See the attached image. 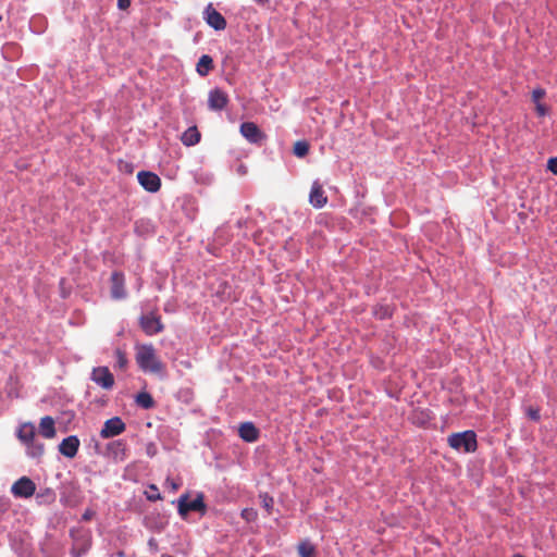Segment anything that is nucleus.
<instances>
[{
    "label": "nucleus",
    "instance_id": "obj_1",
    "mask_svg": "<svg viewBox=\"0 0 557 557\" xmlns=\"http://www.w3.org/2000/svg\"><path fill=\"white\" fill-rule=\"evenodd\" d=\"M135 349L136 362L144 372L153 374H162L164 372L165 366L151 344L136 345Z\"/></svg>",
    "mask_w": 557,
    "mask_h": 557
},
{
    "label": "nucleus",
    "instance_id": "obj_2",
    "mask_svg": "<svg viewBox=\"0 0 557 557\" xmlns=\"http://www.w3.org/2000/svg\"><path fill=\"white\" fill-rule=\"evenodd\" d=\"M447 442L453 449L458 451L473 453L478 448L476 435L470 430L450 434Z\"/></svg>",
    "mask_w": 557,
    "mask_h": 557
},
{
    "label": "nucleus",
    "instance_id": "obj_3",
    "mask_svg": "<svg viewBox=\"0 0 557 557\" xmlns=\"http://www.w3.org/2000/svg\"><path fill=\"white\" fill-rule=\"evenodd\" d=\"M177 509H178V513L183 518H186L188 512H190V511H200L203 513L206 511V504L203 502L202 494H199L193 500H189V497L187 494L181 495V497L178 498Z\"/></svg>",
    "mask_w": 557,
    "mask_h": 557
},
{
    "label": "nucleus",
    "instance_id": "obj_4",
    "mask_svg": "<svg viewBox=\"0 0 557 557\" xmlns=\"http://www.w3.org/2000/svg\"><path fill=\"white\" fill-rule=\"evenodd\" d=\"M110 283L111 297L115 300L124 299L127 295L124 274L120 271L112 272Z\"/></svg>",
    "mask_w": 557,
    "mask_h": 557
},
{
    "label": "nucleus",
    "instance_id": "obj_5",
    "mask_svg": "<svg viewBox=\"0 0 557 557\" xmlns=\"http://www.w3.org/2000/svg\"><path fill=\"white\" fill-rule=\"evenodd\" d=\"M11 492L15 497L28 498L36 492V484L27 476L20 478L13 483Z\"/></svg>",
    "mask_w": 557,
    "mask_h": 557
},
{
    "label": "nucleus",
    "instance_id": "obj_6",
    "mask_svg": "<svg viewBox=\"0 0 557 557\" xmlns=\"http://www.w3.org/2000/svg\"><path fill=\"white\" fill-rule=\"evenodd\" d=\"M240 134L251 144H261L265 134L253 122H244L240 125Z\"/></svg>",
    "mask_w": 557,
    "mask_h": 557
},
{
    "label": "nucleus",
    "instance_id": "obj_7",
    "mask_svg": "<svg viewBox=\"0 0 557 557\" xmlns=\"http://www.w3.org/2000/svg\"><path fill=\"white\" fill-rule=\"evenodd\" d=\"M125 429L126 425L123 420L120 417H113L104 422L103 428L100 431V436L102 438L117 436L123 433Z\"/></svg>",
    "mask_w": 557,
    "mask_h": 557
},
{
    "label": "nucleus",
    "instance_id": "obj_8",
    "mask_svg": "<svg viewBox=\"0 0 557 557\" xmlns=\"http://www.w3.org/2000/svg\"><path fill=\"white\" fill-rule=\"evenodd\" d=\"M203 15L207 24L210 25L213 29L223 30L226 28V20L213 8L212 3H209L206 7Z\"/></svg>",
    "mask_w": 557,
    "mask_h": 557
},
{
    "label": "nucleus",
    "instance_id": "obj_9",
    "mask_svg": "<svg viewBox=\"0 0 557 557\" xmlns=\"http://www.w3.org/2000/svg\"><path fill=\"white\" fill-rule=\"evenodd\" d=\"M91 380L104 389H111L114 385L113 374L107 367L94 368Z\"/></svg>",
    "mask_w": 557,
    "mask_h": 557
},
{
    "label": "nucleus",
    "instance_id": "obj_10",
    "mask_svg": "<svg viewBox=\"0 0 557 557\" xmlns=\"http://www.w3.org/2000/svg\"><path fill=\"white\" fill-rule=\"evenodd\" d=\"M228 103V96L220 88H214L209 91L208 107L213 111H221L226 108Z\"/></svg>",
    "mask_w": 557,
    "mask_h": 557
},
{
    "label": "nucleus",
    "instance_id": "obj_11",
    "mask_svg": "<svg viewBox=\"0 0 557 557\" xmlns=\"http://www.w3.org/2000/svg\"><path fill=\"white\" fill-rule=\"evenodd\" d=\"M139 184L149 193H157L161 187L160 177L149 171H140L137 174Z\"/></svg>",
    "mask_w": 557,
    "mask_h": 557
},
{
    "label": "nucleus",
    "instance_id": "obj_12",
    "mask_svg": "<svg viewBox=\"0 0 557 557\" xmlns=\"http://www.w3.org/2000/svg\"><path fill=\"white\" fill-rule=\"evenodd\" d=\"M139 324L143 331L149 336L163 330V324L158 315H140Z\"/></svg>",
    "mask_w": 557,
    "mask_h": 557
},
{
    "label": "nucleus",
    "instance_id": "obj_13",
    "mask_svg": "<svg viewBox=\"0 0 557 557\" xmlns=\"http://www.w3.org/2000/svg\"><path fill=\"white\" fill-rule=\"evenodd\" d=\"M79 440L75 435H70L62 440L59 445V451L61 455L67 458H74L79 448Z\"/></svg>",
    "mask_w": 557,
    "mask_h": 557
},
{
    "label": "nucleus",
    "instance_id": "obj_14",
    "mask_svg": "<svg viewBox=\"0 0 557 557\" xmlns=\"http://www.w3.org/2000/svg\"><path fill=\"white\" fill-rule=\"evenodd\" d=\"M309 201L314 208H323L327 203V197L319 182H313L309 195Z\"/></svg>",
    "mask_w": 557,
    "mask_h": 557
},
{
    "label": "nucleus",
    "instance_id": "obj_15",
    "mask_svg": "<svg viewBox=\"0 0 557 557\" xmlns=\"http://www.w3.org/2000/svg\"><path fill=\"white\" fill-rule=\"evenodd\" d=\"M238 433L240 438L248 443H253L259 437V430L251 422L242 423Z\"/></svg>",
    "mask_w": 557,
    "mask_h": 557
},
{
    "label": "nucleus",
    "instance_id": "obj_16",
    "mask_svg": "<svg viewBox=\"0 0 557 557\" xmlns=\"http://www.w3.org/2000/svg\"><path fill=\"white\" fill-rule=\"evenodd\" d=\"M39 432L45 438H53L55 436L57 432L52 417L46 416L40 419Z\"/></svg>",
    "mask_w": 557,
    "mask_h": 557
},
{
    "label": "nucleus",
    "instance_id": "obj_17",
    "mask_svg": "<svg viewBox=\"0 0 557 557\" xmlns=\"http://www.w3.org/2000/svg\"><path fill=\"white\" fill-rule=\"evenodd\" d=\"M200 138L201 134L197 126H190L182 134L181 140L185 146L190 147L198 144Z\"/></svg>",
    "mask_w": 557,
    "mask_h": 557
},
{
    "label": "nucleus",
    "instance_id": "obj_18",
    "mask_svg": "<svg viewBox=\"0 0 557 557\" xmlns=\"http://www.w3.org/2000/svg\"><path fill=\"white\" fill-rule=\"evenodd\" d=\"M18 440L25 445L35 440V425L33 423H23L17 430Z\"/></svg>",
    "mask_w": 557,
    "mask_h": 557
},
{
    "label": "nucleus",
    "instance_id": "obj_19",
    "mask_svg": "<svg viewBox=\"0 0 557 557\" xmlns=\"http://www.w3.org/2000/svg\"><path fill=\"white\" fill-rule=\"evenodd\" d=\"M213 70V59L208 55L203 54L198 60L196 71L200 76H207L210 71Z\"/></svg>",
    "mask_w": 557,
    "mask_h": 557
},
{
    "label": "nucleus",
    "instance_id": "obj_20",
    "mask_svg": "<svg viewBox=\"0 0 557 557\" xmlns=\"http://www.w3.org/2000/svg\"><path fill=\"white\" fill-rule=\"evenodd\" d=\"M36 500L40 505L52 504L55 500V493L51 488H45L36 494Z\"/></svg>",
    "mask_w": 557,
    "mask_h": 557
},
{
    "label": "nucleus",
    "instance_id": "obj_21",
    "mask_svg": "<svg viewBox=\"0 0 557 557\" xmlns=\"http://www.w3.org/2000/svg\"><path fill=\"white\" fill-rule=\"evenodd\" d=\"M27 447L28 456L33 458H39L44 455L45 446L42 443L36 442L35 440L25 444Z\"/></svg>",
    "mask_w": 557,
    "mask_h": 557
},
{
    "label": "nucleus",
    "instance_id": "obj_22",
    "mask_svg": "<svg viewBox=\"0 0 557 557\" xmlns=\"http://www.w3.org/2000/svg\"><path fill=\"white\" fill-rule=\"evenodd\" d=\"M135 400H136V404L144 409H150L154 406V400H153L152 396L146 392H141V393L137 394Z\"/></svg>",
    "mask_w": 557,
    "mask_h": 557
},
{
    "label": "nucleus",
    "instance_id": "obj_23",
    "mask_svg": "<svg viewBox=\"0 0 557 557\" xmlns=\"http://www.w3.org/2000/svg\"><path fill=\"white\" fill-rule=\"evenodd\" d=\"M297 550H298V554L300 555V557H314L315 556V548L308 541H302L301 543H299Z\"/></svg>",
    "mask_w": 557,
    "mask_h": 557
},
{
    "label": "nucleus",
    "instance_id": "obj_24",
    "mask_svg": "<svg viewBox=\"0 0 557 557\" xmlns=\"http://www.w3.org/2000/svg\"><path fill=\"white\" fill-rule=\"evenodd\" d=\"M259 499L261 503V506L267 511V515L270 516L273 512V506H274V499L272 496H270L268 493H260Z\"/></svg>",
    "mask_w": 557,
    "mask_h": 557
},
{
    "label": "nucleus",
    "instance_id": "obj_25",
    "mask_svg": "<svg viewBox=\"0 0 557 557\" xmlns=\"http://www.w3.org/2000/svg\"><path fill=\"white\" fill-rule=\"evenodd\" d=\"M309 144L306 140H298L295 143L293 152L298 158H304L309 152Z\"/></svg>",
    "mask_w": 557,
    "mask_h": 557
},
{
    "label": "nucleus",
    "instance_id": "obj_26",
    "mask_svg": "<svg viewBox=\"0 0 557 557\" xmlns=\"http://www.w3.org/2000/svg\"><path fill=\"white\" fill-rule=\"evenodd\" d=\"M242 518L247 522H253L258 518V512L253 508H245L240 513Z\"/></svg>",
    "mask_w": 557,
    "mask_h": 557
},
{
    "label": "nucleus",
    "instance_id": "obj_27",
    "mask_svg": "<svg viewBox=\"0 0 557 557\" xmlns=\"http://www.w3.org/2000/svg\"><path fill=\"white\" fill-rule=\"evenodd\" d=\"M115 358H116V367L121 370H124L127 366V358L124 351L121 349L115 350Z\"/></svg>",
    "mask_w": 557,
    "mask_h": 557
},
{
    "label": "nucleus",
    "instance_id": "obj_28",
    "mask_svg": "<svg viewBox=\"0 0 557 557\" xmlns=\"http://www.w3.org/2000/svg\"><path fill=\"white\" fill-rule=\"evenodd\" d=\"M527 416L533 420V421H537L540 420V410L537 408H533V407H530L528 408L527 410Z\"/></svg>",
    "mask_w": 557,
    "mask_h": 557
},
{
    "label": "nucleus",
    "instance_id": "obj_29",
    "mask_svg": "<svg viewBox=\"0 0 557 557\" xmlns=\"http://www.w3.org/2000/svg\"><path fill=\"white\" fill-rule=\"evenodd\" d=\"M545 96L544 89H534L532 92V99L534 102L540 103V100Z\"/></svg>",
    "mask_w": 557,
    "mask_h": 557
},
{
    "label": "nucleus",
    "instance_id": "obj_30",
    "mask_svg": "<svg viewBox=\"0 0 557 557\" xmlns=\"http://www.w3.org/2000/svg\"><path fill=\"white\" fill-rule=\"evenodd\" d=\"M109 447L116 449L114 451L115 455L117 454V451L124 453V450H125V445L121 441H116V442L111 443L109 445Z\"/></svg>",
    "mask_w": 557,
    "mask_h": 557
},
{
    "label": "nucleus",
    "instance_id": "obj_31",
    "mask_svg": "<svg viewBox=\"0 0 557 557\" xmlns=\"http://www.w3.org/2000/svg\"><path fill=\"white\" fill-rule=\"evenodd\" d=\"M547 169L554 173L557 174V157L550 158L547 162Z\"/></svg>",
    "mask_w": 557,
    "mask_h": 557
},
{
    "label": "nucleus",
    "instance_id": "obj_32",
    "mask_svg": "<svg viewBox=\"0 0 557 557\" xmlns=\"http://www.w3.org/2000/svg\"><path fill=\"white\" fill-rule=\"evenodd\" d=\"M535 110L540 116H544L547 113V108L541 102L536 103Z\"/></svg>",
    "mask_w": 557,
    "mask_h": 557
},
{
    "label": "nucleus",
    "instance_id": "obj_33",
    "mask_svg": "<svg viewBox=\"0 0 557 557\" xmlns=\"http://www.w3.org/2000/svg\"><path fill=\"white\" fill-rule=\"evenodd\" d=\"M131 5V0H117V7L121 10H126Z\"/></svg>",
    "mask_w": 557,
    "mask_h": 557
},
{
    "label": "nucleus",
    "instance_id": "obj_34",
    "mask_svg": "<svg viewBox=\"0 0 557 557\" xmlns=\"http://www.w3.org/2000/svg\"><path fill=\"white\" fill-rule=\"evenodd\" d=\"M147 454L149 456H151V457L154 456V454H156V446L153 444H149L147 446Z\"/></svg>",
    "mask_w": 557,
    "mask_h": 557
},
{
    "label": "nucleus",
    "instance_id": "obj_35",
    "mask_svg": "<svg viewBox=\"0 0 557 557\" xmlns=\"http://www.w3.org/2000/svg\"><path fill=\"white\" fill-rule=\"evenodd\" d=\"M92 517V512L91 511H86L84 515H83V519L84 520H90Z\"/></svg>",
    "mask_w": 557,
    "mask_h": 557
},
{
    "label": "nucleus",
    "instance_id": "obj_36",
    "mask_svg": "<svg viewBox=\"0 0 557 557\" xmlns=\"http://www.w3.org/2000/svg\"><path fill=\"white\" fill-rule=\"evenodd\" d=\"M171 487H172L173 490H177V488H178L177 484H175L174 482H171Z\"/></svg>",
    "mask_w": 557,
    "mask_h": 557
},
{
    "label": "nucleus",
    "instance_id": "obj_37",
    "mask_svg": "<svg viewBox=\"0 0 557 557\" xmlns=\"http://www.w3.org/2000/svg\"><path fill=\"white\" fill-rule=\"evenodd\" d=\"M148 498H149V499H160L161 497H160V494H158L156 497H153V496H148Z\"/></svg>",
    "mask_w": 557,
    "mask_h": 557
},
{
    "label": "nucleus",
    "instance_id": "obj_38",
    "mask_svg": "<svg viewBox=\"0 0 557 557\" xmlns=\"http://www.w3.org/2000/svg\"><path fill=\"white\" fill-rule=\"evenodd\" d=\"M416 422H419V423H423L424 422V419H422V417H419V419L414 420Z\"/></svg>",
    "mask_w": 557,
    "mask_h": 557
},
{
    "label": "nucleus",
    "instance_id": "obj_39",
    "mask_svg": "<svg viewBox=\"0 0 557 557\" xmlns=\"http://www.w3.org/2000/svg\"><path fill=\"white\" fill-rule=\"evenodd\" d=\"M416 422H419V423H423L424 422V419H422V417H419V419L414 420Z\"/></svg>",
    "mask_w": 557,
    "mask_h": 557
},
{
    "label": "nucleus",
    "instance_id": "obj_40",
    "mask_svg": "<svg viewBox=\"0 0 557 557\" xmlns=\"http://www.w3.org/2000/svg\"><path fill=\"white\" fill-rule=\"evenodd\" d=\"M512 557H522V556H520V555H515V556H512Z\"/></svg>",
    "mask_w": 557,
    "mask_h": 557
},
{
    "label": "nucleus",
    "instance_id": "obj_41",
    "mask_svg": "<svg viewBox=\"0 0 557 557\" xmlns=\"http://www.w3.org/2000/svg\"><path fill=\"white\" fill-rule=\"evenodd\" d=\"M0 21H2V16L0 15Z\"/></svg>",
    "mask_w": 557,
    "mask_h": 557
}]
</instances>
